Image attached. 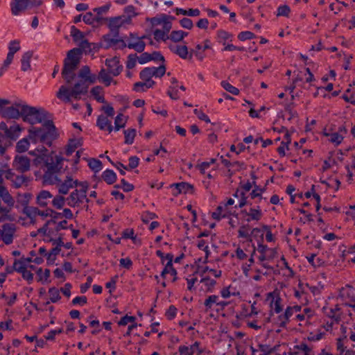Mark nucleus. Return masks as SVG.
Returning <instances> with one entry per match:
<instances>
[{
    "label": "nucleus",
    "mask_w": 355,
    "mask_h": 355,
    "mask_svg": "<svg viewBox=\"0 0 355 355\" xmlns=\"http://www.w3.org/2000/svg\"><path fill=\"white\" fill-rule=\"evenodd\" d=\"M79 49H73L70 50L64 59V67L62 71V75L67 83L69 84L74 79L75 70L80 62V55L81 51L85 53L90 52V44L85 39L78 42Z\"/></svg>",
    "instance_id": "f257e3e1"
},
{
    "label": "nucleus",
    "mask_w": 355,
    "mask_h": 355,
    "mask_svg": "<svg viewBox=\"0 0 355 355\" xmlns=\"http://www.w3.org/2000/svg\"><path fill=\"white\" fill-rule=\"evenodd\" d=\"M55 137V127L51 121H45L42 128L32 127L28 130V139L33 144L51 145Z\"/></svg>",
    "instance_id": "f03ea898"
},
{
    "label": "nucleus",
    "mask_w": 355,
    "mask_h": 355,
    "mask_svg": "<svg viewBox=\"0 0 355 355\" xmlns=\"http://www.w3.org/2000/svg\"><path fill=\"white\" fill-rule=\"evenodd\" d=\"M89 85L83 80H78L73 86L62 85L57 92V97L65 103H69L73 99L78 101L83 96L87 94Z\"/></svg>",
    "instance_id": "7ed1b4c3"
},
{
    "label": "nucleus",
    "mask_w": 355,
    "mask_h": 355,
    "mask_svg": "<svg viewBox=\"0 0 355 355\" xmlns=\"http://www.w3.org/2000/svg\"><path fill=\"white\" fill-rule=\"evenodd\" d=\"M88 183L87 182H82L76 187L69 196L67 197V205L70 207H79L85 202H88L89 200L87 198V192L88 190Z\"/></svg>",
    "instance_id": "20e7f679"
},
{
    "label": "nucleus",
    "mask_w": 355,
    "mask_h": 355,
    "mask_svg": "<svg viewBox=\"0 0 355 355\" xmlns=\"http://www.w3.org/2000/svg\"><path fill=\"white\" fill-rule=\"evenodd\" d=\"M23 120L31 124L40 123L45 122L46 112L43 109H38L35 107H31L27 105L21 106Z\"/></svg>",
    "instance_id": "39448f33"
},
{
    "label": "nucleus",
    "mask_w": 355,
    "mask_h": 355,
    "mask_svg": "<svg viewBox=\"0 0 355 355\" xmlns=\"http://www.w3.org/2000/svg\"><path fill=\"white\" fill-rule=\"evenodd\" d=\"M265 302L268 306L270 315L279 314L284 310V300L281 297L280 291L277 289L266 295Z\"/></svg>",
    "instance_id": "423d86ee"
},
{
    "label": "nucleus",
    "mask_w": 355,
    "mask_h": 355,
    "mask_svg": "<svg viewBox=\"0 0 355 355\" xmlns=\"http://www.w3.org/2000/svg\"><path fill=\"white\" fill-rule=\"evenodd\" d=\"M55 164H50L44 175V181L45 183L52 185H58L61 179L58 177V172L61 168V164L63 158L61 156H55Z\"/></svg>",
    "instance_id": "0eeeda50"
},
{
    "label": "nucleus",
    "mask_w": 355,
    "mask_h": 355,
    "mask_svg": "<svg viewBox=\"0 0 355 355\" xmlns=\"http://www.w3.org/2000/svg\"><path fill=\"white\" fill-rule=\"evenodd\" d=\"M38 233L43 236L46 242H61L62 237L59 234V230L55 227V220H49L44 225L38 229Z\"/></svg>",
    "instance_id": "6e6552de"
},
{
    "label": "nucleus",
    "mask_w": 355,
    "mask_h": 355,
    "mask_svg": "<svg viewBox=\"0 0 355 355\" xmlns=\"http://www.w3.org/2000/svg\"><path fill=\"white\" fill-rule=\"evenodd\" d=\"M229 304V301L222 300L220 295H211L207 296L203 302L205 311L207 313L211 311H222Z\"/></svg>",
    "instance_id": "1a4fd4ad"
},
{
    "label": "nucleus",
    "mask_w": 355,
    "mask_h": 355,
    "mask_svg": "<svg viewBox=\"0 0 355 355\" xmlns=\"http://www.w3.org/2000/svg\"><path fill=\"white\" fill-rule=\"evenodd\" d=\"M47 149L44 147H39L29 152L30 155L35 156L33 164L37 166H46L48 168L49 165L55 164V158H51V162H49V157L47 155Z\"/></svg>",
    "instance_id": "9d476101"
},
{
    "label": "nucleus",
    "mask_w": 355,
    "mask_h": 355,
    "mask_svg": "<svg viewBox=\"0 0 355 355\" xmlns=\"http://www.w3.org/2000/svg\"><path fill=\"white\" fill-rule=\"evenodd\" d=\"M3 175L6 179H11L13 178V173L10 169H0V197H1L3 200L8 205L12 206L14 204V200L12 197L9 194L6 187L2 185Z\"/></svg>",
    "instance_id": "9b49d317"
},
{
    "label": "nucleus",
    "mask_w": 355,
    "mask_h": 355,
    "mask_svg": "<svg viewBox=\"0 0 355 355\" xmlns=\"http://www.w3.org/2000/svg\"><path fill=\"white\" fill-rule=\"evenodd\" d=\"M105 21H107V27L112 33H119V31L121 28L125 27L130 24V17L120 15L117 17L105 18Z\"/></svg>",
    "instance_id": "f8f14e48"
},
{
    "label": "nucleus",
    "mask_w": 355,
    "mask_h": 355,
    "mask_svg": "<svg viewBox=\"0 0 355 355\" xmlns=\"http://www.w3.org/2000/svg\"><path fill=\"white\" fill-rule=\"evenodd\" d=\"M8 103H3L0 105V114L6 118L8 119H19L22 116V112L21 110V106L23 104L17 103L15 106H10L8 107H3L4 105L10 103L9 101L6 100Z\"/></svg>",
    "instance_id": "ddd939ff"
},
{
    "label": "nucleus",
    "mask_w": 355,
    "mask_h": 355,
    "mask_svg": "<svg viewBox=\"0 0 355 355\" xmlns=\"http://www.w3.org/2000/svg\"><path fill=\"white\" fill-rule=\"evenodd\" d=\"M241 214L248 223L258 222L263 217V212L261 205L250 207L249 209H245L241 211Z\"/></svg>",
    "instance_id": "4468645a"
},
{
    "label": "nucleus",
    "mask_w": 355,
    "mask_h": 355,
    "mask_svg": "<svg viewBox=\"0 0 355 355\" xmlns=\"http://www.w3.org/2000/svg\"><path fill=\"white\" fill-rule=\"evenodd\" d=\"M166 73V67L164 64L160 66L146 67L140 72L141 79H152L153 77L161 78Z\"/></svg>",
    "instance_id": "2eb2a0df"
},
{
    "label": "nucleus",
    "mask_w": 355,
    "mask_h": 355,
    "mask_svg": "<svg viewBox=\"0 0 355 355\" xmlns=\"http://www.w3.org/2000/svg\"><path fill=\"white\" fill-rule=\"evenodd\" d=\"M204 350L205 347L198 341L189 345H180L178 347L180 355H202Z\"/></svg>",
    "instance_id": "dca6fc26"
},
{
    "label": "nucleus",
    "mask_w": 355,
    "mask_h": 355,
    "mask_svg": "<svg viewBox=\"0 0 355 355\" xmlns=\"http://www.w3.org/2000/svg\"><path fill=\"white\" fill-rule=\"evenodd\" d=\"M28 265L20 259L15 260L13 263V269L16 272L20 273L24 279L28 283H31L33 280V274L30 270L27 269Z\"/></svg>",
    "instance_id": "f3484780"
},
{
    "label": "nucleus",
    "mask_w": 355,
    "mask_h": 355,
    "mask_svg": "<svg viewBox=\"0 0 355 355\" xmlns=\"http://www.w3.org/2000/svg\"><path fill=\"white\" fill-rule=\"evenodd\" d=\"M15 230V225L12 223L3 225L1 228H0V240L6 245L12 243Z\"/></svg>",
    "instance_id": "a211bd4d"
},
{
    "label": "nucleus",
    "mask_w": 355,
    "mask_h": 355,
    "mask_svg": "<svg viewBox=\"0 0 355 355\" xmlns=\"http://www.w3.org/2000/svg\"><path fill=\"white\" fill-rule=\"evenodd\" d=\"M80 182L78 180L73 179L71 176H67L64 180H60L56 188L60 194L66 195L71 189L78 187Z\"/></svg>",
    "instance_id": "6ab92c4d"
},
{
    "label": "nucleus",
    "mask_w": 355,
    "mask_h": 355,
    "mask_svg": "<svg viewBox=\"0 0 355 355\" xmlns=\"http://www.w3.org/2000/svg\"><path fill=\"white\" fill-rule=\"evenodd\" d=\"M257 250L261 254L259 257V260L261 262L271 261L277 256V250L275 248H269L261 243H258Z\"/></svg>",
    "instance_id": "aec40b11"
},
{
    "label": "nucleus",
    "mask_w": 355,
    "mask_h": 355,
    "mask_svg": "<svg viewBox=\"0 0 355 355\" xmlns=\"http://www.w3.org/2000/svg\"><path fill=\"white\" fill-rule=\"evenodd\" d=\"M77 78L79 80H83L88 85L94 83L97 80V76L94 73H92L88 66H83L78 73Z\"/></svg>",
    "instance_id": "412c9836"
},
{
    "label": "nucleus",
    "mask_w": 355,
    "mask_h": 355,
    "mask_svg": "<svg viewBox=\"0 0 355 355\" xmlns=\"http://www.w3.org/2000/svg\"><path fill=\"white\" fill-rule=\"evenodd\" d=\"M307 287H309V284L300 282L297 287L294 290V297L302 304H306L309 301Z\"/></svg>",
    "instance_id": "4be33fe9"
},
{
    "label": "nucleus",
    "mask_w": 355,
    "mask_h": 355,
    "mask_svg": "<svg viewBox=\"0 0 355 355\" xmlns=\"http://www.w3.org/2000/svg\"><path fill=\"white\" fill-rule=\"evenodd\" d=\"M13 165L20 172H26L30 169L31 161L24 155H17L15 158Z\"/></svg>",
    "instance_id": "5701e85b"
},
{
    "label": "nucleus",
    "mask_w": 355,
    "mask_h": 355,
    "mask_svg": "<svg viewBox=\"0 0 355 355\" xmlns=\"http://www.w3.org/2000/svg\"><path fill=\"white\" fill-rule=\"evenodd\" d=\"M103 41L106 43V47L116 46L119 44V47H126V43L124 40L119 38V33L107 34L103 36Z\"/></svg>",
    "instance_id": "b1692460"
},
{
    "label": "nucleus",
    "mask_w": 355,
    "mask_h": 355,
    "mask_svg": "<svg viewBox=\"0 0 355 355\" xmlns=\"http://www.w3.org/2000/svg\"><path fill=\"white\" fill-rule=\"evenodd\" d=\"M30 0H12L10 2L11 12L13 15H19L30 5Z\"/></svg>",
    "instance_id": "393cba45"
},
{
    "label": "nucleus",
    "mask_w": 355,
    "mask_h": 355,
    "mask_svg": "<svg viewBox=\"0 0 355 355\" xmlns=\"http://www.w3.org/2000/svg\"><path fill=\"white\" fill-rule=\"evenodd\" d=\"M105 65L107 67L110 73L114 76H118L122 70V66L119 64V60L116 57L106 59Z\"/></svg>",
    "instance_id": "a878e982"
},
{
    "label": "nucleus",
    "mask_w": 355,
    "mask_h": 355,
    "mask_svg": "<svg viewBox=\"0 0 355 355\" xmlns=\"http://www.w3.org/2000/svg\"><path fill=\"white\" fill-rule=\"evenodd\" d=\"M170 187L173 189V194L174 196H178L180 193H191L193 189L191 184L184 182L173 184Z\"/></svg>",
    "instance_id": "bb28decb"
},
{
    "label": "nucleus",
    "mask_w": 355,
    "mask_h": 355,
    "mask_svg": "<svg viewBox=\"0 0 355 355\" xmlns=\"http://www.w3.org/2000/svg\"><path fill=\"white\" fill-rule=\"evenodd\" d=\"M143 37H135L133 34H130V42L126 44V46L129 49H132L135 50L139 53H141L144 51L146 44L142 40Z\"/></svg>",
    "instance_id": "cd10ccee"
},
{
    "label": "nucleus",
    "mask_w": 355,
    "mask_h": 355,
    "mask_svg": "<svg viewBox=\"0 0 355 355\" xmlns=\"http://www.w3.org/2000/svg\"><path fill=\"white\" fill-rule=\"evenodd\" d=\"M96 125L101 130L107 131L108 133H111L114 131L111 120L103 114L98 116Z\"/></svg>",
    "instance_id": "c85d7f7f"
},
{
    "label": "nucleus",
    "mask_w": 355,
    "mask_h": 355,
    "mask_svg": "<svg viewBox=\"0 0 355 355\" xmlns=\"http://www.w3.org/2000/svg\"><path fill=\"white\" fill-rule=\"evenodd\" d=\"M232 214V211L224 204H221L212 212L211 216L214 219L219 220L224 218H229Z\"/></svg>",
    "instance_id": "c756f323"
},
{
    "label": "nucleus",
    "mask_w": 355,
    "mask_h": 355,
    "mask_svg": "<svg viewBox=\"0 0 355 355\" xmlns=\"http://www.w3.org/2000/svg\"><path fill=\"white\" fill-rule=\"evenodd\" d=\"M325 315L336 323L340 321L341 311L339 306L336 304L334 307H324Z\"/></svg>",
    "instance_id": "7c9ffc66"
},
{
    "label": "nucleus",
    "mask_w": 355,
    "mask_h": 355,
    "mask_svg": "<svg viewBox=\"0 0 355 355\" xmlns=\"http://www.w3.org/2000/svg\"><path fill=\"white\" fill-rule=\"evenodd\" d=\"M168 48L171 52L182 59L186 60L189 58L188 47L186 45L170 44Z\"/></svg>",
    "instance_id": "2f4dec72"
},
{
    "label": "nucleus",
    "mask_w": 355,
    "mask_h": 355,
    "mask_svg": "<svg viewBox=\"0 0 355 355\" xmlns=\"http://www.w3.org/2000/svg\"><path fill=\"white\" fill-rule=\"evenodd\" d=\"M263 228L262 229L258 228V227L252 228L250 230V236L247 243V246L250 248V250H252V245H254V244L252 243V241L254 239L257 240L259 242L258 243H261L260 241H261L263 240Z\"/></svg>",
    "instance_id": "473e14b6"
},
{
    "label": "nucleus",
    "mask_w": 355,
    "mask_h": 355,
    "mask_svg": "<svg viewBox=\"0 0 355 355\" xmlns=\"http://www.w3.org/2000/svg\"><path fill=\"white\" fill-rule=\"evenodd\" d=\"M53 198V195L46 190H42L38 193L36 198V202L40 207H46Z\"/></svg>",
    "instance_id": "72a5a7b5"
},
{
    "label": "nucleus",
    "mask_w": 355,
    "mask_h": 355,
    "mask_svg": "<svg viewBox=\"0 0 355 355\" xmlns=\"http://www.w3.org/2000/svg\"><path fill=\"white\" fill-rule=\"evenodd\" d=\"M343 296L344 297L345 304L355 310V289L353 288H348L343 292Z\"/></svg>",
    "instance_id": "f704fd0d"
},
{
    "label": "nucleus",
    "mask_w": 355,
    "mask_h": 355,
    "mask_svg": "<svg viewBox=\"0 0 355 355\" xmlns=\"http://www.w3.org/2000/svg\"><path fill=\"white\" fill-rule=\"evenodd\" d=\"M203 43V45L200 44H197L194 50L195 55L200 60H202L205 58L203 52L211 48L210 40H205Z\"/></svg>",
    "instance_id": "c9c22d12"
},
{
    "label": "nucleus",
    "mask_w": 355,
    "mask_h": 355,
    "mask_svg": "<svg viewBox=\"0 0 355 355\" xmlns=\"http://www.w3.org/2000/svg\"><path fill=\"white\" fill-rule=\"evenodd\" d=\"M295 312L291 309V306H287L284 312L282 314L279 313L278 316V323L280 327H284L288 322L289 319Z\"/></svg>",
    "instance_id": "e433bc0d"
},
{
    "label": "nucleus",
    "mask_w": 355,
    "mask_h": 355,
    "mask_svg": "<svg viewBox=\"0 0 355 355\" xmlns=\"http://www.w3.org/2000/svg\"><path fill=\"white\" fill-rule=\"evenodd\" d=\"M200 284L201 285V290L205 292H212L216 282L209 277H203L200 279Z\"/></svg>",
    "instance_id": "4c0bfd02"
},
{
    "label": "nucleus",
    "mask_w": 355,
    "mask_h": 355,
    "mask_svg": "<svg viewBox=\"0 0 355 355\" xmlns=\"http://www.w3.org/2000/svg\"><path fill=\"white\" fill-rule=\"evenodd\" d=\"M245 250L250 253V257L248 259V263L242 266V270L243 273L247 275L251 266L254 262V256L256 254V247L255 245H252V250L245 249Z\"/></svg>",
    "instance_id": "58836bf2"
},
{
    "label": "nucleus",
    "mask_w": 355,
    "mask_h": 355,
    "mask_svg": "<svg viewBox=\"0 0 355 355\" xmlns=\"http://www.w3.org/2000/svg\"><path fill=\"white\" fill-rule=\"evenodd\" d=\"M24 213L31 220V223L37 222L38 217L39 209L35 207H26L24 209Z\"/></svg>",
    "instance_id": "ea45409f"
},
{
    "label": "nucleus",
    "mask_w": 355,
    "mask_h": 355,
    "mask_svg": "<svg viewBox=\"0 0 355 355\" xmlns=\"http://www.w3.org/2000/svg\"><path fill=\"white\" fill-rule=\"evenodd\" d=\"M189 33L187 32L183 31L182 30L178 31H173L170 35H168V40L172 42L177 43L182 42L186 37H187Z\"/></svg>",
    "instance_id": "a19ab883"
},
{
    "label": "nucleus",
    "mask_w": 355,
    "mask_h": 355,
    "mask_svg": "<svg viewBox=\"0 0 355 355\" xmlns=\"http://www.w3.org/2000/svg\"><path fill=\"white\" fill-rule=\"evenodd\" d=\"M139 163V158L137 156H132L129 158V163L128 166H124L123 164L118 162L114 164L116 168H119V166L123 167L125 170H131L137 168Z\"/></svg>",
    "instance_id": "79ce46f5"
},
{
    "label": "nucleus",
    "mask_w": 355,
    "mask_h": 355,
    "mask_svg": "<svg viewBox=\"0 0 355 355\" xmlns=\"http://www.w3.org/2000/svg\"><path fill=\"white\" fill-rule=\"evenodd\" d=\"M323 135L328 137L329 141L334 144L335 146L340 145L344 139V137L338 132L329 133L327 132H324Z\"/></svg>",
    "instance_id": "37998d69"
},
{
    "label": "nucleus",
    "mask_w": 355,
    "mask_h": 355,
    "mask_svg": "<svg viewBox=\"0 0 355 355\" xmlns=\"http://www.w3.org/2000/svg\"><path fill=\"white\" fill-rule=\"evenodd\" d=\"M8 137L0 133V158L6 159V161L9 159V157L5 155L6 150L8 146Z\"/></svg>",
    "instance_id": "c03bdc74"
},
{
    "label": "nucleus",
    "mask_w": 355,
    "mask_h": 355,
    "mask_svg": "<svg viewBox=\"0 0 355 355\" xmlns=\"http://www.w3.org/2000/svg\"><path fill=\"white\" fill-rule=\"evenodd\" d=\"M128 117L120 113L116 115L114 119V131H119L121 128H124L126 125Z\"/></svg>",
    "instance_id": "a18cd8bd"
},
{
    "label": "nucleus",
    "mask_w": 355,
    "mask_h": 355,
    "mask_svg": "<svg viewBox=\"0 0 355 355\" xmlns=\"http://www.w3.org/2000/svg\"><path fill=\"white\" fill-rule=\"evenodd\" d=\"M166 275H170L173 277V279H172L173 282H175L177 280L178 273H177L176 270L174 268L173 264L166 263L165 265L164 268L163 269V270L161 272V277H162L163 278H165Z\"/></svg>",
    "instance_id": "49530a36"
},
{
    "label": "nucleus",
    "mask_w": 355,
    "mask_h": 355,
    "mask_svg": "<svg viewBox=\"0 0 355 355\" xmlns=\"http://www.w3.org/2000/svg\"><path fill=\"white\" fill-rule=\"evenodd\" d=\"M260 309L257 306V302H253L250 305V311H248L245 309V306L243 307V311L241 313V315L244 317H254L260 313Z\"/></svg>",
    "instance_id": "de8ad7c7"
},
{
    "label": "nucleus",
    "mask_w": 355,
    "mask_h": 355,
    "mask_svg": "<svg viewBox=\"0 0 355 355\" xmlns=\"http://www.w3.org/2000/svg\"><path fill=\"white\" fill-rule=\"evenodd\" d=\"M101 176L102 179L108 184H112L116 180V174L111 169L104 171Z\"/></svg>",
    "instance_id": "09e8293b"
},
{
    "label": "nucleus",
    "mask_w": 355,
    "mask_h": 355,
    "mask_svg": "<svg viewBox=\"0 0 355 355\" xmlns=\"http://www.w3.org/2000/svg\"><path fill=\"white\" fill-rule=\"evenodd\" d=\"M33 56V53L31 51H27L24 53L22 55L21 62V69L24 71H26L31 69V60Z\"/></svg>",
    "instance_id": "8fccbe9b"
},
{
    "label": "nucleus",
    "mask_w": 355,
    "mask_h": 355,
    "mask_svg": "<svg viewBox=\"0 0 355 355\" xmlns=\"http://www.w3.org/2000/svg\"><path fill=\"white\" fill-rule=\"evenodd\" d=\"M245 249H250L247 245L244 248V249L241 248V247H238L236 250L234 251V253L232 254V258H236L239 260L243 261L248 258V254L250 255V253L248 252Z\"/></svg>",
    "instance_id": "3c124183"
},
{
    "label": "nucleus",
    "mask_w": 355,
    "mask_h": 355,
    "mask_svg": "<svg viewBox=\"0 0 355 355\" xmlns=\"http://www.w3.org/2000/svg\"><path fill=\"white\" fill-rule=\"evenodd\" d=\"M175 14L177 15H187L189 17H197L200 15V11L198 8H190L189 10H185L180 8H177L175 9Z\"/></svg>",
    "instance_id": "603ef678"
},
{
    "label": "nucleus",
    "mask_w": 355,
    "mask_h": 355,
    "mask_svg": "<svg viewBox=\"0 0 355 355\" xmlns=\"http://www.w3.org/2000/svg\"><path fill=\"white\" fill-rule=\"evenodd\" d=\"M125 141L124 143L128 145H131L134 143L135 138L137 135V130L135 128H128L123 131Z\"/></svg>",
    "instance_id": "864d4df0"
},
{
    "label": "nucleus",
    "mask_w": 355,
    "mask_h": 355,
    "mask_svg": "<svg viewBox=\"0 0 355 355\" xmlns=\"http://www.w3.org/2000/svg\"><path fill=\"white\" fill-rule=\"evenodd\" d=\"M82 144V140L80 139H70L66 149V153L67 155H71L76 149L80 146Z\"/></svg>",
    "instance_id": "5fc2aeb1"
},
{
    "label": "nucleus",
    "mask_w": 355,
    "mask_h": 355,
    "mask_svg": "<svg viewBox=\"0 0 355 355\" xmlns=\"http://www.w3.org/2000/svg\"><path fill=\"white\" fill-rule=\"evenodd\" d=\"M103 19L101 17H95L91 12H86L83 16V20L86 24L92 25Z\"/></svg>",
    "instance_id": "6e6d98bb"
},
{
    "label": "nucleus",
    "mask_w": 355,
    "mask_h": 355,
    "mask_svg": "<svg viewBox=\"0 0 355 355\" xmlns=\"http://www.w3.org/2000/svg\"><path fill=\"white\" fill-rule=\"evenodd\" d=\"M285 137L286 141H282L277 148V152L281 157L286 155V151L288 150V145L291 143V137L288 132H286Z\"/></svg>",
    "instance_id": "4d7b16f0"
},
{
    "label": "nucleus",
    "mask_w": 355,
    "mask_h": 355,
    "mask_svg": "<svg viewBox=\"0 0 355 355\" xmlns=\"http://www.w3.org/2000/svg\"><path fill=\"white\" fill-rule=\"evenodd\" d=\"M52 205L56 209H62L67 204V198L58 195L51 199Z\"/></svg>",
    "instance_id": "13d9d810"
},
{
    "label": "nucleus",
    "mask_w": 355,
    "mask_h": 355,
    "mask_svg": "<svg viewBox=\"0 0 355 355\" xmlns=\"http://www.w3.org/2000/svg\"><path fill=\"white\" fill-rule=\"evenodd\" d=\"M98 78L106 85H110L112 83V77L110 76V73L108 71H106L105 69H102L98 74Z\"/></svg>",
    "instance_id": "bf43d9fd"
},
{
    "label": "nucleus",
    "mask_w": 355,
    "mask_h": 355,
    "mask_svg": "<svg viewBox=\"0 0 355 355\" xmlns=\"http://www.w3.org/2000/svg\"><path fill=\"white\" fill-rule=\"evenodd\" d=\"M36 274L37 276V280L44 283L48 281V279L50 276V270L49 269H45L43 270L42 268H39L36 271Z\"/></svg>",
    "instance_id": "052dcab7"
},
{
    "label": "nucleus",
    "mask_w": 355,
    "mask_h": 355,
    "mask_svg": "<svg viewBox=\"0 0 355 355\" xmlns=\"http://www.w3.org/2000/svg\"><path fill=\"white\" fill-rule=\"evenodd\" d=\"M50 302L56 303L60 298V290L55 287H52L49 289Z\"/></svg>",
    "instance_id": "680f3d73"
},
{
    "label": "nucleus",
    "mask_w": 355,
    "mask_h": 355,
    "mask_svg": "<svg viewBox=\"0 0 355 355\" xmlns=\"http://www.w3.org/2000/svg\"><path fill=\"white\" fill-rule=\"evenodd\" d=\"M91 94L95 98V99L99 103H105V98L102 95V87L100 86H96L91 90Z\"/></svg>",
    "instance_id": "e2e57ef3"
},
{
    "label": "nucleus",
    "mask_w": 355,
    "mask_h": 355,
    "mask_svg": "<svg viewBox=\"0 0 355 355\" xmlns=\"http://www.w3.org/2000/svg\"><path fill=\"white\" fill-rule=\"evenodd\" d=\"M71 36L73 37L74 42H79L85 39V35L83 32L76 28L74 26L71 27L70 31Z\"/></svg>",
    "instance_id": "0e129e2a"
},
{
    "label": "nucleus",
    "mask_w": 355,
    "mask_h": 355,
    "mask_svg": "<svg viewBox=\"0 0 355 355\" xmlns=\"http://www.w3.org/2000/svg\"><path fill=\"white\" fill-rule=\"evenodd\" d=\"M232 35L228 32L219 30L217 31V37L218 40L220 43H222L223 45H225V42L227 40H231Z\"/></svg>",
    "instance_id": "69168bd1"
},
{
    "label": "nucleus",
    "mask_w": 355,
    "mask_h": 355,
    "mask_svg": "<svg viewBox=\"0 0 355 355\" xmlns=\"http://www.w3.org/2000/svg\"><path fill=\"white\" fill-rule=\"evenodd\" d=\"M29 141L26 138H23L20 139L16 145V150L18 153H24L28 149L29 147Z\"/></svg>",
    "instance_id": "338daca9"
},
{
    "label": "nucleus",
    "mask_w": 355,
    "mask_h": 355,
    "mask_svg": "<svg viewBox=\"0 0 355 355\" xmlns=\"http://www.w3.org/2000/svg\"><path fill=\"white\" fill-rule=\"evenodd\" d=\"M88 166L95 172H98L102 169V162L97 159L92 158L89 159Z\"/></svg>",
    "instance_id": "774afa93"
}]
</instances>
